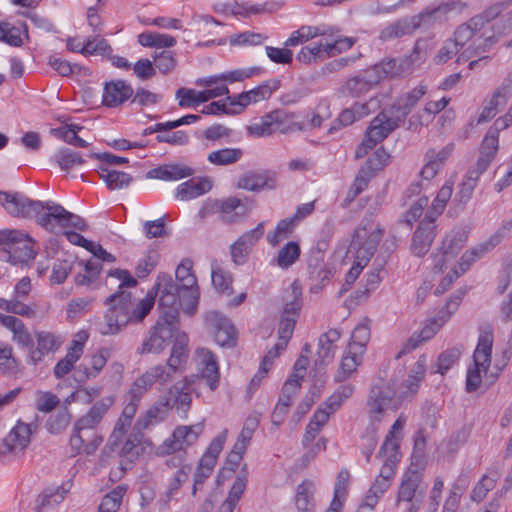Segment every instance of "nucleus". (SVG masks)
<instances>
[{"mask_svg":"<svg viewBox=\"0 0 512 512\" xmlns=\"http://www.w3.org/2000/svg\"><path fill=\"white\" fill-rule=\"evenodd\" d=\"M300 255L301 248L299 243L296 241H288L278 250L274 258L271 260V264L282 270H287L299 260Z\"/></svg>","mask_w":512,"mask_h":512,"instance_id":"nucleus-39","label":"nucleus"},{"mask_svg":"<svg viewBox=\"0 0 512 512\" xmlns=\"http://www.w3.org/2000/svg\"><path fill=\"white\" fill-rule=\"evenodd\" d=\"M363 355V353L347 347L342 356L340 366L334 376L335 382L341 383L350 378L362 363Z\"/></svg>","mask_w":512,"mask_h":512,"instance_id":"nucleus-37","label":"nucleus"},{"mask_svg":"<svg viewBox=\"0 0 512 512\" xmlns=\"http://www.w3.org/2000/svg\"><path fill=\"white\" fill-rule=\"evenodd\" d=\"M170 398L161 396L135 422V430L144 431L164 422L170 414Z\"/></svg>","mask_w":512,"mask_h":512,"instance_id":"nucleus-22","label":"nucleus"},{"mask_svg":"<svg viewBox=\"0 0 512 512\" xmlns=\"http://www.w3.org/2000/svg\"><path fill=\"white\" fill-rule=\"evenodd\" d=\"M37 223L49 232H54L57 228H75L79 231H86L88 225L86 221L74 213L66 210L62 205L53 201L43 202V210L34 217Z\"/></svg>","mask_w":512,"mask_h":512,"instance_id":"nucleus-9","label":"nucleus"},{"mask_svg":"<svg viewBox=\"0 0 512 512\" xmlns=\"http://www.w3.org/2000/svg\"><path fill=\"white\" fill-rule=\"evenodd\" d=\"M462 350L459 347H453L443 351L439 356L436 369L432 373H440L444 375L455 363L458 362Z\"/></svg>","mask_w":512,"mask_h":512,"instance_id":"nucleus-60","label":"nucleus"},{"mask_svg":"<svg viewBox=\"0 0 512 512\" xmlns=\"http://www.w3.org/2000/svg\"><path fill=\"white\" fill-rule=\"evenodd\" d=\"M206 323L212 330L215 342L224 347L232 346L236 341V330L231 321L217 311H212L206 315Z\"/></svg>","mask_w":512,"mask_h":512,"instance_id":"nucleus-20","label":"nucleus"},{"mask_svg":"<svg viewBox=\"0 0 512 512\" xmlns=\"http://www.w3.org/2000/svg\"><path fill=\"white\" fill-rule=\"evenodd\" d=\"M354 386L351 384H344L339 386L325 401L324 405L332 411L340 409L342 404L352 396Z\"/></svg>","mask_w":512,"mask_h":512,"instance_id":"nucleus-61","label":"nucleus"},{"mask_svg":"<svg viewBox=\"0 0 512 512\" xmlns=\"http://www.w3.org/2000/svg\"><path fill=\"white\" fill-rule=\"evenodd\" d=\"M56 161L60 168L64 171H69L76 166L85 163L80 153L72 151L70 149L59 150L55 155Z\"/></svg>","mask_w":512,"mask_h":512,"instance_id":"nucleus-63","label":"nucleus"},{"mask_svg":"<svg viewBox=\"0 0 512 512\" xmlns=\"http://www.w3.org/2000/svg\"><path fill=\"white\" fill-rule=\"evenodd\" d=\"M71 485V482H65L58 487L45 489L39 496L40 507L45 509L59 505L65 499Z\"/></svg>","mask_w":512,"mask_h":512,"instance_id":"nucleus-49","label":"nucleus"},{"mask_svg":"<svg viewBox=\"0 0 512 512\" xmlns=\"http://www.w3.org/2000/svg\"><path fill=\"white\" fill-rule=\"evenodd\" d=\"M265 231V223L260 222L255 228L243 233L230 247L232 260L235 264L241 265L246 259L253 247L262 238Z\"/></svg>","mask_w":512,"mask_h":512,"instance_id":"nucleus-19","label":"nucleus"},{"mask_svg":"<svg viewBox=\"0 0 512 512\" xmlns=\"http://www.w3.org/2000/svg\"><path fill=\"white\" fill-rule=\"evenodd\" d=\"M370 340V320L364 318L352 331L348 347L365 353L367 343Z\"/></svg>","mask_w":512,"mask_h":512,"instance_id":"nucleus-51","label":"nucleus"},{"mask_svg":"<svg viewBox=\"0 0 512 512\" xmlns=\"http://www.w3.org/2000/svg\"><path fill=\"white\" fill-rule=\"evenodd\" d=\"M456 3H441L438 6L427 8L418 14V29L447 20V15L455 9Z\"/></svg>","mask_w":512,"mask_h":512,"instance_id":"nucleus-40","label":"nucleus"},{"mask_svg":"<svg viewBox=\"0 0 512 512\" xmlns=\"http://www.w3.org/2000/svg\"><path fill=\"white\" fill-rule=\"evenodd\" d=\"M176 325V322L159 318L155 326L150 330L149 337L144 340L138 352L140 354L160 353L171 338L175 339L176 333L179 332Z\"/></svg>","mask_w":512,"mask_h":512,"instance_id":"nucleus-12","label":"nucleus"},{"mask_svg":"<svg viewBox=\"0 0 512 512\" xmlns=\"http://www.w3.org/2000/svg\"><path fill=\"white\" fill-rule=\"evenodd\" d=\"M189 337L185 332H177L172 345L171 353L166 362L167 371L172 373V377L176 373H181L185 370L188 360V346Z\"/></svg>","mask_w":512,"mask_h":512,"instance_id":"nucleus-28","label":"nucleus"},{"mask_svg":"<svg viewBox=\"0 0 512 512\" xmlns=\"http://www.w3.org/2000/svg\"><path fill=\"white\" fill-rule=\"evenodd\" d=\"M0 253V257L12 264L27 263L36 255L33 239L16 229L0 230Z\"/></svg>","mask_w":512,"mask_h":512,"instance_id":"nucleus-7","label":"nucleus"},{"mask_svg":"<svg viewBox=\"0 0 512 512\" xmlns=\"http://www.w3.org/2000/svg\"><path fill=\"white\" fill-rule=\"evenodd\" d=\"M32 429L31 425L22 421H17L16 425L10 430L7 436L3 439V444L0 450L1 454L22 453L30 444Z\"/></svg>","mask_w":512,"mask_h":512,"instance_id":"nucleus-23","label":"nucleus"},{"mask_svg":"<svg viewBox=\"0 0 512 512\" xmlns=\"http://www.w3.org/2000/svg\"><path fill=\"white\" fill-rule=\"evenodd\" d=\"M133 94L134 89L125 80H111L103 85L102 104L107 108H116L130 100Z\"/></svg>","mask_w":512,"mask_h":512,"instance_id":"nucleus-21","label":"nucleus"},{"mask_svg":"<svg viewBox=\"0 0 512 512\" xmlns=\"http://www.w3.org/2000/svg\"><path fill=\"white\" fill-rule=\"evenodd\" d=\"M416 104V96L409 93L399 97L396 102L385 111L380 112L367 128L365 136L375 145L382 142L403 122Z\"/></svg>","mask_w":512,"mask_h":512,"instance_id":"nucleus-4","label":"nucleus"},{"mask_svg":"<svg viewBox=\"0 0 512 512\" xmlns=\"http://www.w3.org/2000/svg\"><path fill=\"white\" fill-rule=\"evenodd\" d=\"M0 204L14 217L33 218L43 210V201L31 200L20 193L0 192Z\"/></svg>","mask_w":512,"mask_h":512,"instance_id":"nucleus-14","label":"nucleus"},{"mask_svg":"<svg viewBox=\"0 0 512 512\" xmlns=\"http://www.w3.org/2000/svg\"><path fill=\"white\" fill-rule=\"evenodd\" d=\"M36 347L30 350V359L33 364L41 362L50 353H55L64 343L60 333L51 331H38L35 333Z\"/></svg>","mask_w":512,"mask_h":512,"instance_id":"nucleus-25","label":"nucleus"},{"mask_svg":"<svg viewBox=\"0 0 512 512\" xmlns=\"http://www.w3.org/2000/svg\"><path fill=\"white\" fill-rule=\"evenodd\" d=\"M109 357L110 350L108 348H100L96 353L92 354L89 365H81V371L86 379H95L105 367Z\"/></svg>","mask_w":512,"mask_h":512,"instance_id":"nucleus-50","label":"nucleus"},{"mask_svg":"<svg viewBox=\"0 0 512 512\" xmlns=\"http://www.w3.org/2000/svg\"><path fill=\"white\" fill-rule=\"evenodd\" d=\"M341 333L337 329H330L319 337L317 355L322 363L330 361L336 352V343Z\"/></svg>","mask_w":512,"mask_h":512,"instance_id":"nucleus-44","label":"nucleus"},{"mask_svg":"<svg viewBox=\"0 0 512 512\" xmlns=\"http://www.w3.org/2000/svg\"><path fill=\"white\" fill-rule=\"evenodd\" d=\"M416 495V468L413 464L403 475V479L398 491L397 505L403 509V512H413V499Z\"/></svg>","mask_w":512,"mask_h":512,"instance_id":"nucleus-32","label":"nucleus"},{"mask_svg":"<svg viewBox=\"0 0 512 512\" xmlns=\"http://www.w3.org/2000/svg\"><path fill=\"white\" fill-rule=\"evenodd\" d=\"M103 442V437L100 434H90L84 431L73 429L70 436L69 445L72 455H92Z\"/></svg>","mask_w":512,"mask_h":512,"instance_id":"nucleus-30","label":"nucleus"},{"mask_svg":"<svg viewBox=\"0 0 512 512\" xmlns=\"http://www.w3.org/2000/svg\"><path fill=\"white\" fill-rule=\"evenodd\" d=\"M216 205L220 212L221 221L228 224L237 222L241 217L247 214L244 208L241 212H238V209L242 208V203L241 200L236 197L220 200Z\"/></svg>","mask_w":512,"mask_h":512,"instance_id":"nucleus-45","label":"nucleus"},{"mask_svg":"<svg viewBox=\"0 0 512 512\" xmlns=\"http://www.w3.org/2000/svg\"><path fill=\"white\" fill-rule=\"evenodd\" d=\"M142 398L143 397L138 393L128 389L126 393V404L123 407L121 415L119 416L110 435L109 440L113 446L118 445L122 441L128 429L131 427L132 421L140 406Z\"/></svg>","mask_w":512,"mask_h":512,"instance_id":"nucleus-16","label":"nucleus"},{"mask_svg":"<svg viewBox=\"0 0 512 512\" xmlns=\"http://www.w3.org/2000/svg\"><path fill=\"white\" fill-rule=\"evenodd\" d=\"M165 465L169 468H177V471L164 492L166 501H170L178 494L182 484L188 480L192 466L191 464H182V459L179 457L167 458Z\"/></svg>","mask_w":512,"mask_h":512,"instance_id":"nucleus-31","label":"nucleus"},{"mask_svg":"<svg viewBox=\"0 0 512 512\" xmlns=\"http://www.w3.org/2000/svg\"><path fill=\"white\" fill-rule=\"evenodd\" d=\"M171 379L172 373L167 371L165 366L159 364L148 368L143 374L137 377L129 389L144 397L154 384L160 383L164 385L171 381Z\"/></svg>","mask_w":512,"mask_h":512,"instance_id":"nucleus-24","label":"nucleus"},{"mask_svg":"<svg viewBox=\"0 0 512 512\" xmlns=\"http://www.w3.org/2000/svg\"><path fill=\"white\" fill-rule=\"evenodd\" d=\"M81 129L82 127L71 124L54 129L53 133L56 137L70 145L85 148L88 146V142L77 135Z\"/></svg>","mask_w":512,"mask_h":512,"instance_id":"nucleus-57","label":"nucleus"},{"mask_svg":"<svg viewBox=\"0 0 512 512\" xmlns=\"http://www.w3.org/2000/svg\"><path fill=\"white\" fill-rule=\"evenodd\" d=\"M294 218H285L280 220L273 231L269 232L266 236L268 244L276 247L282 241L289 238L294 230Z\"/></svg>","mask_w":512,"mask_h":512,"instance_id":"nucleus-53","label":"nucleus"},{"mask_svg":"<svg viewBox=\"0 0 512 512\" xmlns=\"http://www.w3.org/2000/svg\"><path fill=\"white\" fill-rule=\"evenodd\" d=\"M299 390L297 380H286L271 414V421L274 425L280 426L284 422L293 399L298 395Z\"/></svg>","mask_w":512,"mask_h":512,"instance_id":"nucleus-29","label":"nucleus"},{"mask_svg":"<svg viewBox=\"0 0 512 512\" xmlns=\"http://www.w3.org/2000/svg\"><path fill=\"white\" fill-rule=\"evenodd\" d=\"M379 84V77L370 68L349 77L342 86L343 93L351 97H360Z\"/></svg>","mask_w":512,"mask_h":512,"instance_id":"nucleus-27","label":"nucleus"},{"mask_svg":"<svg viewBox=\"0 0 512 512\" xmlns=\"http://www.w3.org/2000/svg\"><path fill=\"white\" fill-rule=\"evenodd\" d=\"M126 487L119 485L111 492L106 494L98 507V512H117L123 497L126 493Z\"/></svg>","mask_w":512,"mask_h":512,"instance_id":"nucleus-58","label":"nucleus"},{"mask_svg":"<svg viewBox=\"0 0 512 512\" xmlns=\"http://www.w3.org/2000/svg\"><path fill=\"white\" fill-rule=\"evenodd\" d=\"M204 428V420L191 425H177L172 433L155 448V455L179 457L182 459V464H190L187 460V450L198 442Z\"/></svg>","mask_w":512,"mask_h":512,"instance_id":"nucleus-5","label":"nucleus"},{"mask_svg":"<svg viewBox=\"0 0 512 512\" xmlns=\"http://www.w3.org/2000/svg\"><path fill=\"white\" fill-rule=\"evenodd\" d=\"M452 314L453 311H439L436 316L425 320L420 332H418V345L422 342L431 340L450 319Z\"/></svg>","mask_w":512,"mask_h":512,"instance_id":"nucleus-43","label":"nucleus"},{"mask_svg":"<svg viewBox=\"0 0 512 512\" xmlns=\"http://www.w3.org/2000/svg\"><path fill=\"white\" fill-rule=\"evenodd\" d=\"M142 432L135 430V427L133 428V432L130 433L121 447V456H126L133 460L144 451L145 447L152 446L151 440L144 439Z\"/></svg>","mask_w":512,"mask_h":512,"instance_id":"nucleus-42","label":"nucleus"},{"mask_svg":"<svg viewBox=\"0 0 512 512\" xmlns=\"http://www.w3.org/2000/svg\"><path fill=\"white\" fill-rule=\"evenodd\" d=\"M383 234L384 229L379 225L371 231L366 226L355 229L348 247V254L352 255L354 263L345 277L347 285H352L369 263Z\"/></svg>","mask_w":512,"mask_h":512,"instance_id":"nucleus-3","label":"nucleus"},{"mask_svg":"<svg viewBox=\"0 0 512 512\" xmlns=\"http://www.w3.org/2000/svg\"><path fill=\"white\" fill-rule=\"evenodd\" d=\"M498 149L499 139L486 134L480 145L477 161H483V164L489 167L491 162L495 159Z\"/></svg>","mask_w":512,"mask_h":512,"instance_id":"nucleus-59","label":"nucleus"},{"mask_svg":"<svg viewBox=\"0 0 512 512\" xmlns=\"http://www.w3.org/2000/svg\"><path fill=\"white\" fill-rule=\"evenodd\" d=\"M115 396L108 395L98 400L94 405L80 417L74 424L75 430L84 431L90 434H99L97 426L102 421L107 411L114 405Z\"/></svg>","mask_w":512,"mask_h":512,"instance_id":"nucleus-18","label":"nucleus"},{"mask_svg":"<svg viewBox=\"0 0 512 512\" xmlns=\"http://www.w3.org/2000/svg\"><path fill=\"white\" fill-rule=\"evenodd\" d=\"M416 349V339L411 336L402 346L396 355V359L404 360V365L409 369L408 379L405 385L397 392L395 396L388 388L373 387L370 393L368 407L369 417L372 422H380L388 410L396 411L401 403L407 399H413L416 386V372L414 370V351Z\"/></svg>","mask_w":512,"mask_h":512,"instance_id":"nucleus-1","label":"nucleus"},{"mask_svg":"<svg viewBox=\"0 0 512 512\" xmlns=\"http://www.w3.org/2000/svg\"><path fill=\"white\" fill-rule=\"evenodd\" d=\"M247 133L253 137H267L275 133L273 112H269L260 119L247 126Z\"/></svg>","mask_w":512,"mask_h":512,"instance_id":"nucleus-54","label":"nucleus"},{"mask_svg":"<svg viewBox=\"0 0 512 512\" xmlns=\"http://www.w3.org/2000/svg\"><path fill=\"white\" fill-rule=\"evenodd\" d=\"M272 112L275 133L287 134L301 129L300 125L294 121V114L285 110H274Z\"/></svg>","mask_w":512,"mask_h":512,"instance_id":"nucleus-56","label":"nucleus"},{"mask_svg":"<svg viewBox=\"0 0 512 512\" xmlns=\"http://www.w3.org/2000/svg\"><path fill=\"white\" fill-rule=\"evenodd\" d=\"M193 174L194 170L185 164L169 163L149 170L146 177L162 181H178Z\"/></svg>","mask_w":512,"mask_h":512,"instance_id":"nucleus-33","label":"nucleus"},{"mask_svg":"<svg viewBox=\"0 0 512 512\" xmlns=\"http://www.w3.org/2000/svg\"><path fill=\"white\" fill-rule=\"evenodd\" d=\"M177 287L182 291V299L185 308L189 313H195L197 310L200 292L197 285V279L192 273V262L188 259L183 260L175 271Z\"/></svg>","mask_w":512,"mask_h":512,"instance_id":"nucleus-10","label":"nucleus"},{"mask_svg":"<svg viewBox=\"0 0 512 512\" xmlns=\"http://www.w3.org/2000/svg\"><path fill=\"white\" fill-rule=\"evenodd\" d=\"M452 185L444 184L438 191L424 218L418 225V256L425 254L436 236V219L443 213L452 195Z\"/></svg>","mask_w":512,"mask_h":512,"instance_id":"nucleus-6","label":"nucleus"},{"mask_svg":"<svg viewBox=\"0 0 512 512\" xmlns=\"http://www.w3.org/2000/svg\"><path fill=\"white\" fill-rule=\"evenodd\" d=\"M197 376L202 378L211 391L218 389L220 369L217 356L209 349L199 347L194 355Z\"/></svg>","mask_w":512,"mask_h":512,"instance_id":"nucleus-13","label":"nucleus"},{"mask_svg":"<svg viewBox=\"0 0 512 512\" xmlns=\"http://www.w3.org/2000/svg\"><path fill=\"white\" fill-rule=\"evenodd\" d=\"M413 54L399 59H387L370 67V70L379 77V83L383 80L402 76L413 71Z\"/></svg>","mask_w":512,"mask_h":512,"instance_id":"nucleus-26","label":"nucleus"},{"mask_svg":"<svg viewBox=\"0 0 512 512\" xmlns=\"http://www.w3.org/2000/svg\"><path fill=\"white\" fill-rule=\"evenodd\" d=\"M112 51V47L104 38L94 36L88 37L86 39L85 56L95 55L102 57H110Z\"/></svg>","mask_w":512,"mask_h":512,"instance_id":"nucleus-62","label":"nucleus"},{"mask_svg":"<svg viewBox=\"0 0 512 512\" xmlns=\"http://www.w3.org/2000/svg\"><path fill=\"white\" fill-rule=\"evenodd\" d=\"M400 440L401 437L387 436L382 444L378 456L384 461L381 468H391L395 473V468L400 460Z\"/></svg>","mask_w":512,"mask_h":512,"instance_id":"nucleus-41","label":"nucleus"},{"mask_svg":"<svg viewBox=\"0 0 512 512\" xmlns=\"http://www.w3.org/2000/svg\"><path fill=\"white\" fill-rule=\"evenodd\" d=\"M241 148H222L211 151L207 156V161L215 166H228L237 163L243 157Z\"/></svg>","mask_w":512,"mask_h":512,"instance_id":"nucleus-48","label":"nucleus"},{"mask_svg":"<svg viewBox=\"0 0 512 512\" xmlns=\"http://www.w3.org/2000/svg\"><path fill=\"white\" fill-rule=\"evenodd\" d=\"M0 323L12 332V340L23 347H30L32 338L24 322L12 315L0 314Z\"/></svg>","mask_w":512,"mask_h":512,"instance_id":"nucleus-36","label":"nucleus"},{"mask_svg":"<svg viewBox=\"0 0 512 512\" xmlns=\"http://www.w3.org/2000/svg\"><path fill=\"white\" fill-rule=\"evenodd\" d=\"M193 383L194 376H185L168 389L170 411L174 409L181 419L188 418L192 406L191 387Z\"/></svg>","mask_w":512,"mask_h":512,"instance_id":"nucleus-15","label":"nucleus"},{"mask_svg":"<svg viewBox=\"0 0 512 512\" xmlns=\"http://www.w3.org/2000/svg\"><path fill=\"white\" fill-rule=\"evenodd\" d=\"M211 189L212 182L209 178H192L177 186L175 198L180 201H189L208 193Z\"/></svg>","mask_w":512,"mask_h":512,"instance_id":"nucleus-34","label":"nucleus"},{"mask_svg":"<svg viewBox=\"0 0 512 512\" xmlns=\"http://www.w3.org/2000/svg\"><path fill=\"white\" fill-rule=\"evenodd\" d=\"M99 176L111 190L122 189L128 187L132 181L130 174L112 170L104 165L99 166Z\"/></svg>","mask_w":512,"mask_h":512,"instance_id":"nucleus-47","label":"nucleus"},{"mask_svg":"<svg viewBox=\"0 0 512 512\" xmlns=\"http://www.w3.org/2000/svg\"><path fill=\"white\" fill-rule=\"evenodd\" d=\"M153 289L159 295L158 306L161 311L159 318L177 323L180 309L187 315L194 314L189 313L185 308L182 291L173 282L169 274L158 275Z\"/></svg>","mask_w":512,"mask_h":512,"instance_id":"nucleus-8","label":"nucleus"},{"mask_svg":"<svg viewBox=\"0 0 512 512\" xmlns=\"http://www.w3.org/2000/svg\"><path fill=\"white\" fill-rule=\"evenodd\" d=\"M88 338L89 334L85 330H80L74 335L66 355L54 366L53 373L57 379L63 378L72 371L75 363L83 355L84 347Z\"/></svg>","mask_w":512,"mask_h":512,"instance_id":"nucleus-17","label":"nucleus"},{"mask_svg":"<svg viewBox=\"0 0 512 512\" xmlns=\"http://www.w3.org/2000/svg\"><path fill=\"white\" fill-rule=\"evenodd\" d=\"M280 87V80L270 79L264 81L251 90L241 92L234 96H226V101L232 106L233 113H241L246 107L251 104L261 102L269 99L273 92Z\"/></svg>","mask_w":512,"mask_h":512,"instance_id":"nucleus-11","label":"nucleus"},{"mask_svg":"<svg viewBox=\"0 0 512 512\" xmlns=\"http://www.w3.org/2000/svg\"><path fill=\"white\" fill-rule=\"evenodd\" d=\"M264 72L260 66H252L246 68H238L230 71H226L219 74L218 79H222L226 84H232L236 82H243L246 79H250L254 76H259Z\"/></svg>","mask_w":512,"mask_h":512,"instance_id":"nucleus-55","label":"nucleus"},{"mask_svg":"<svg viewBox=\"0 0 512 512\" xmlns=\"http://www.w3.org/2000/svg\"><path fill=\"white\" fill-rule=\"evenodd\" d=\"M327 58L326 44L322 42H314L304 46L296 55V59L303 64H311L319 59Z\"/></svg>","mask_w":512,"mask_h":512,"instance_id":"nucleus-52","label":"nucleus"},{"mask_svg":"<svg viewBox=\"0 0 512 512\" xmlns=\"http://www.w3.org/2000/svg\"><path fill=\"white\" fill-rule=\"evenodd\" d=\"M493 341L494 334L491 327L481 330L476 349L473 353V362H475L477 365H485L486 367H490Z\"/></svg>","mask_w":512,"mask_h":512,"instance_id":"nucleus-35","label":"nucleus"},{"mask_svg":"<svg viewBox=\"0 0 512 512\" xmlns=\"http://www.w3.org/2000/svg\"><path fill=\"white\" fill-rule=\"evenodd\" d=\"M315 483L310 479H304L296 487L294 504L298 512H314Z\"/></svg>","mask_w":512,"mask_h":512,"instance_id":"nucleus-38","label":"nucleus"},{"mask_svg":"<svg viewBox=\"0 0 512 512\" xmlns=\"http://www.w3.org/2000/svg\"><path fill=\"white\" fill-rule=\"evenodd\" d=\"M390 155L383 147L378 148L371 157H369L363 165V171H368L370 175H375L382 170L389 161Z\"/></svg>","mask_w":512,"mask_h":512,"instance_id":"nucleus-64","label":"nucleus"},{"mask_svg":"<svg viewBox=\"0 0 512 512\" xmlns=\"http://www.w3.org/2000/svg\"><path fill=\"white\" fill-rule=\"evenodd\" d=\"M108 277L118 281V290L105 300L108 310L103 321L98 324V331L102 335L116 334L131 321L132 295L127 289L137 285V280L128 270H111Z\"/></svg>","mask_w":512,"mask_h":512,"instance_id":"nucleus-2","label":"nucleus"},{"mask_svg":"<svg viewBox=\"0 0 512 512\" xmlns=\"http://www.w3.org/2000/svg\"><path fill=\"white\" fill-rule=\"evenodd\" d=\"M416 29L415 17L403 18L397 22L391 23L380 32V38L388 41L394 38L403 37L412 34Z\"/></svg>","mask_w":512,"mask_h":512,"instance_id":"nucleus-46","label":"nucleus"}]
</instances>
